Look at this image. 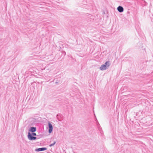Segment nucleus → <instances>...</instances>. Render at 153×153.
I'll list each match as a JSON object with an SVG mask.
<instances>
[{"mask_svg": "<svg viewBox=\"0 0 153 153\" xmlns=\"http://www.w3.org/2000/svg\"><path fill=\"white\" fill-rule=\"evenodd\" d=\"M27 137L30 140H35L37 139L36 137L32 136L30 132L28 133Z\"/></svg>", "mask_w": 153, "mask_h": 153, "instance_id": "nucleus-1", "label": "nucleus"}, {"mask_svg": "<svg viewBox=\"0 0 153 153\" xmlns=\"http://www.w3.org/2000/svg\"><path fill=\"white\" fill-rule=\"evenodd\" d=\"M48 126L49 127L48 132L49 133H51L53 131V127L52 125L49 122H48Z\"/></svg>", "mask_w": 153, "mask_h": 153, "instance_id": "nucleus-2", "label": "nucleus"}, {"mask_svg": "<svg viewBox=\"0 0 153 153\" xmlns=\"http://www.w3.org/2000/svg\"><path fill=\"white\" fill-rule=\"evenodd\" d=\"M47 149L46 147H42L37 148L35 150V151L36 152H40L46 150Z\"/></svg>", "mask_w": 153, "mask_h": 153, "instance_id": "nucleus-3", "label": "nucleus"}, {"mask_svg": "<svg viewBox=\"0 0 153 153\" xmlns=\"http://www.w3.org/2000/svg\"><path fill=\"white\" fill-rule=\"evenodd\" d=\"M107 67L104 64L102 65L100 68L101 70H105L107 69Z\"/></svg>", "mask_w": 153, "mask_h": 153, "instance_id": "nucleus-4", "label": "nucleus"}, {"mask_svg": "<svg viewBox=\"0 0 153 153\" xmlns=\"http://www.w3.org/2000/svg\"><path fill=\"white\" fill-rule=\"evenodd\" d=\"M118 11L120 13H121L123 11L124 9L123 7L121 6H119L117 8Z\"/></svg>", "mask_w": 153, "mask_h": 153, "instance_id": "nucleus-5", "label": "nucleus"}, {"mask_svg": "<svg viewBox=\"0 0 153 153\" xmlns=\"http://www.w3.org/2000/svg\"><path fill=\"white\" fill-rule=\"evenodd\" d=\"M36 127H33L30 128L29 131L31 132H34L36 131Z\"/></svg>", "mask_w": 153, "mask_h": 153, "instance_id": "nucleus-6", "label": "nucleus"}, {"mask_svg": "<svg viewBox=\"0 0 153 153\" xmlns=\"http://www.w3.org/2000/svg\"><path fill=\"white\" fill-rule=\"evenodd\" d=\"M104 64L107 67H108L111 65V63L109 61H107Z\"/></svg>", "mask_w": 153, "mask_h": 153, "instance_id": "nucleus-7", "label": "nucleus"}, {"mask_svg": "<svg viewBox=\"0 0 153 153\" xmlns=\"http://www.w3.org/2000/svg\"><path fill=\"white\" fill-rule=\"evenodd\" d=\"M56 143V141H54V142L53 143L50 144L49 145V146L50 147H51V146H53V145H54Z\"/></svg>", "mask_w": 153, "mask_h": 153, "instance_id": "nucleus-8", "label": "nucleus"}, {"mask_svg": "<svg viewBox=\"0 0 153 153\" xmlns=\"http://www.w3.org/2000/svg\"><path fill=\"white\" fill-rule=\"evenodd\" d=\"M31 135H32V136H36V134L34 132H32V133H31Z\"/></svg>", "mask_w": 153, "mask_h": 153, "instance_id": "nucleus-9", "label": "nucleus"}, {"mask_svg": "<svg viewBox=\"0 0 153 153\" xmlns=\"http://www.w3.org/2000/svg\"><path fill=\"white\" fill-rule=\"evenodd\" d=\"M63 53L64 54V55H66V52L65 51H63Z\"/></svg>", "mask_w": 153, "mask_h": 153, "instance_id": "nucleus-10", "label": "nucleus"}, {"mask_svg": "<svg viewBox=\"0 0 153 153\" xmlns=\"http://www.w3.org/2000/svg\"><path fill=\"white\" fill-rule=\"evenodd\" d=\"M45 68H44V69H41V70H45Z\"/></svg>", "mask_w": 153, "mask_h": 153, "instance_id": "nucleus-11", "label": "nucleus"}]
</instances>
